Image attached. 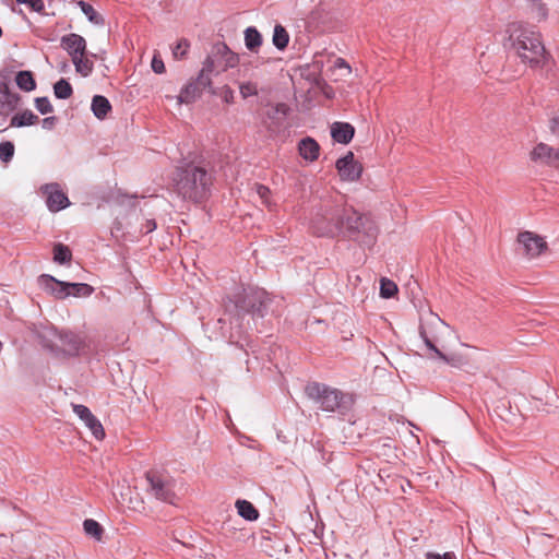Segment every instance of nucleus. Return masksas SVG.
Listing matches in <instances>:
<instances>
[{"label":"nucleus","instance_id":"obj_1","mask_svg":"<svg viewBox=\"0 0 559 559\" xmlns=\"http://www.w3.org/2000/svg\"><path fill=\"white\" fill-rule=\"evenodd\" d=\"M270 301L269 294L261 288H238L224 300L225 317L217 320L223 337L238 344L245 334L243 319L247 314L263 318Z\"/></svg>","mask_w":559,"mask_h":559},{"label":"nucleus","instance_id":"obj_2","mask_svg":"<svg viewBox=\"0 0 559 559\" xmlns=\"http://www.w3.org/2000/svg\"><path fill=\"white\" fill-rule=\"evenodd\" d=\"M174 187L183 200L194 203L205 200L213 183V174L195 162L182 160L174 173Z\"/></svg>","mask_w":559,"mask_h":559},{"label":"nucleus","instance_id":"obj_3","mask_svg":"<svg viewBox=\"0 0 559 559\" xmlns=\"http://www.w3.org/2000/svg\"><path fill=\"white\" fill-rule=\"evenodd\" d=\"M509 49L532 68L543 67L547 60L540 35L532 29L514 26L510 29Z\"/></svg>","mask_w":559,"mask_h":559},{"label":"nucleus","instance_id":"obj_4","mask_svg":"<svg viewBox=\"0 0 559 559\" xmlns=\"http://www.w3.org/2000/svg\"><path fill=\"white\" fill-rule=\"evenodd\" d=\"M43 346L51 352H62L67 356L86 355L92 350L91 340L69 330L46 328L39 333Z\"/></svg>","mask_w":559,"mask_h":559},{"label":"nucleus","instance_id":"obj_5","mask_svg":"<svg viewBox=\"0 0 559 559\" xmlns=\"http://www.w3.org/2000/svg\"><path fill=\"white\" fill-rule=\"evenodd\" d=\"M343 222L344 226L341 234L349 240L366 247L376 243L379 228L369 214L359 213L352 206L344 207Z\"/></svg>","mask_w":559,"mask_h":559},{"label":"nucleus","instance_id":"obj_6","mask_svg":"<svg viewBox=\"0 0 559 559\" xmlns=\"http://www.w3.org/2000/svg\"><path fill=\"white\" fill-rule=\"evenodd\" d=\"M305 393L324 412H346L354 403L352 394L324 383L310 382L306 385Z\"/></svg>","mask_w":559,"mask_h":559},{"label":"nucleus","instance_id":"obj_7","mask_svg":"<svg viewBox=\"0 0 559 559\" xmlns=\"http://www.w3.org/2000/svg\"><path fill=\"white\" fill-rule=\"evenodd\" d=\"M344 207H321L311 219V228L319 237H334L343 231Z\"/></svg>","mask_w":559,"mask_h":559},{"label":"nucleus","instance_id":"obj_8","mask_svg":"<svg viewBox=\"0 0 559 559\" xmlns=\"http://www.w3.org/2000/svg\"><path fill=\"white\" fill-rule=\"evenodd\" d=\"M239 63V57L225 44L214 46L211 55L203 62L202 70L211 78L213 73H221Z\"/></svg>","mask_w":559,"mask_h":559},{"label":"nucleus","instance_id":"obj_9","mask_svg":"<svg viewBox=\"0 0 559 559\" xmlns=\"http://www.w3.org/2000/svg\"><path fill=\"white\" fill-rule=\"evenodd\" d=\"M150 492L158 500L174 503L175 492L171 480L157 471H148L145 474Z\"/></svg>","mask_w":559,"mask_h":559},{"label":"nucleus","instance_id":"obj_10","mask_svg":"<svg viewBox=\"0 0 559 559\" xmlns=\"http://www.w3.org/2000/svg\"><path fill=\"white\" fill-rule=\"evenodd\" d=\"M212 80L201 69L198 78L189 82L182 87L180 94L177 96L178 104H191L199 98L206 87H211Z\"/></svg>","mask_w":559,"mask_h":559},{"label":"nucleus","instance_id":"obj_11","mask_svg":"<svg viewBox=\"0 0 559 559\" xmlns=\"http://www.w3.org/2000/svg\"><path fill=\"white\" fill-rule=\"evenodd\" d=\"M518 241L523 248V253L530 259L540 255L547 249L545 239L531 231L520 233Z\"/></svg>","mask_w":559,"mask_h":559},{"label":"nucleus","instance_id":"obj_12","mask_svg":"<svg viewBox=\"0 0 559 559\" xmlns=\"http://www.w3.org/2000/svg\"><path fill=\"white\" fill-rule=\"evenodd\" d=\"M335 167L342 180L356 181L362 173L361 165L355 160L353 152H348L345 156L336 160Z\"/></svg>","mask_w":559,"mask_h":559},{"label":"nucleus","instance_id":"obj_13","mask_svg":"<svg viewBox=\"0 0 559 559\" xmlns=\"http://www.w3.org/2000/svg\"><path fill=\"white\" fill-rule=\"evenodd\" d=\"M74 414L85 424L97 440L105 438V430L102 423L92 414L88 407L82 404H72Z\"/></svg>","mask_w":559,"mask_h":559},{"label":"nucleus","instance_id":"obj_14","mask_svg":"<svg viewBox=\"0 0 559 559\" xmlns=\"http://www.w3.org/2000/svg\"><path fill=\"white\" fill-rule=\"evenodd\" d=\"M288 107L285 104H277L266 112V117L263 120L264 127L267 129L270 134H277L284 128Z\"/></svg>","mask_w":559,"mask_h":559},{"label":"nucleus","instance_id":"obj_15","mask_svg":"<svg viewBox=\"0 0 559 559\" xmlns=\"http://www.w3.org/2000/svg\"><path fill=\"white\" fill-rule=\"evenodd\" d=\"M43 193L47 194L46 204L49 211L59 212L70 205L69 199L57 183H48L41 187Z\"/></svg>","mask_w":559,"mask_h":559},{"label":"nucleus","instance_id":"obj_16","mask_svg":"<svg viewBox=\"0 0 559 559\" xmlns=\"http://www.w3.org/2000/svg\"><path fill=\"white\" fill-rule=\"evenodd\" d=\"M60 46L69 53L71 60L86 56V40L79 34L71 33L62 36Z\"/></svg>","mask_w":559,"mask_h":559},{"label":"nucleus","instance_id":"obj_17","mask_svg":"<svg viewBox=\"0 0 559 559\" xmlns=\"http://www.w3.org/2000/svg\"><path fill=\"white\" fill-rule=\"evenodd\" d=\"M534 162L559 168V150H555L546 143L537 144L531 153Z\"/></svg>","mask_w":559,"mask_h":559},{"label":"nucleus","instance_id":"obj_18","mask_svg":"<svg viewBox=\"0 0 559 559\" xmlns=\"http://www.w3.org/2000/svg\"><path fill=\"white\" fill-rule=\"evenodd\" d=\"M38 284L45 292L53 295L58 299H64L69 297V290L66 288V282L58 281L51 275H40L38 277Z\"/></svg>","mask_w":559,"mask_h":559},{"label":"nucleus","instance_id":"obj_19","mask_svg":"<svg viewBox=\"0 0 559 559\" xmlns=\"http://www.w3.org/2000/svg\"><path fill=\"white\" fill-rule=\"evenodd\" d=\"M21 97L19 94L11 92L10 86L7 82H0V111L9 114L13 111L19 103Z\"/></svg>","mask_w":559,"mask_h":559},{"label":"nucleus","instance_id":"obj_20","mask_svg":"<svg viewBox=\"0 0 559 559\" xmlns=\"http://www.w3.org/2000/svg\"><path fill=\"white\" fill-rule=\"evenodd\" d=\"M355 134V128L348 122H334L331 127L333 140L341 144H348Z\"/></svg>","mask_w":559,"mask_h":559},{"label":"nucleus","instance_id":"obj_21","mask_svg":"<svg viewBox=\"0 0 559 559\" xmlns=\"http://www.w3.org/2000/svg\"><path fill=\"white\" fill-rule=\"evenodd\" d=\"M298 151L304 159L313 162L319 157L320 145L314 139L307 136L300 140Z\"/></svg>","mask_w":559,"mask_h":559},{"label":"nucleus","instance_id":"obj_22","mask_svg":"<svg viewBox=\"0 0 559 559\" xmlns=\"http://www.w3.org/2000/svg\"><path fill=\"white\" fill-rule=\"evenodd\" d=\"M91 109L96 118L103 120L111 111V104L105 96L95 95L92 98Z\"/></svg>","mask_w":559,"mask_h":559},{"label":"nucleus","instance_id":"obj_23","mask_svg":"<svg viewBox=\"0 0 559 559\" xmlns=\"http://www.w3.org/2000/svg\"><path fill=\"white\" fill-rule=\"evenodd\" d=\"M263 41L261 33L254 26H249L245 29V45L251 52H257Z\"/></svg>","mask_w":559,"mask_h":559},{"label":"nucleus","instance_id":"obj_24","mask_svg":"<svg viewBox=\"0 0 559 559\" xmlns=\"http://www.w3.org/2000/svg\"><path fill=\"white\" fill-rule=\"evenodd\" d=\"M39 121L37 115H35L32 110L25 109L22 112L14 115L11 119L10 126L15 128H22L27 126H33Z\"/></svg>","mask_w":559,"mask_h":559},{"label":"nucleus","instance_id":"obj_25","mask_svg":"<svg viewBox=\"0 0 559 559\" xmlns=\"http://www.w3.org/2000/svg\"><path fill=\"white\" fill-rule=\"evenodd\" d=\"M236 508L238 514L247 521H255L259 518L257 508L247 500H237Z\"/></svg>","mask_w":559,"mask_h":559},{"label":"nucleus","instance_id":"obj_26","mask_svg":"<svg viewBox=\"0 0 559 559\" xmlns=\"http://www.w3.org/2000/svg\"><path fill=\"white\" fill-rule=\"evenodd\" d=\"M19 88L25 92H32L36 88V82L31 71H20L15 76Z\"/></svg>","mask_w":559,"mask_h":559},{"label":"nucleus","instance_id":"obj_27","mask_svg":"<svg viewBox=\"0 0 559 559\" xmlns=\"http://www.w3.org/2000/svg\"><path fill=\"white\" fill-rule=\"evenodd\" d=\"M272 41H273V45L278 50H284L287 47V45L289 43V35H288V32L286 31V28L283 25L276 24L274 26Z\"/></svg>","mask_w":559,"mask_h":559},{"label":"nucleus","instance_id":"obj_28","mask_svg":"<svg viewBox=\"0 0 559 559\" xmlns=\"http://www.w3.org/2000/svg\"><path fill=\"white\" fill-rule=\"evenodd\" d=\"M66 288L69 290V296L74 297H88L94 292V288L85 283H68L66 282Z\"/></svg>","mask_w":559,"mask_h":559},{"label":"nucleus","instance_id":"obj_29","mask_svg":"<svg viewBox=\"0 0 559 559\" xmlns=\"http://www.w3.org/2000/svg\"><path fill=\"white\" fill-rule=\"evenodd\" d=\"M78 5L91 23L95 25H104V17L93 8L92 4L85 1H79Z\"/></svg>","mask_w":559,"mask_h":559},{"label":"nucleus","instance_id":"obj_30","mask_svg":"<svg viewBox=\"0 0 559 559\" xmlns=\"http://www.w3.org/2000/svg\"><path fill=\"white\" fill-rule=\"evenodd\" d=\"M83 528L86 535L93 537L96 540H100L104 534L103 526L93 519H86L83 522Z\"/></svg>","mask_w":559,"mask_h":559},{"label":"nucleus","instance_id":"obj_31","mask_svg":"<svg viewBox=\"0 0 559 559\" xmlns=\"http://www.w3.org/2000/svg\"><path fill=\"white\" fill-rule=\"evenodd\" d=\"M53 93L59 99H68L72 96L73 88L66 79H60L53 85Z\"/></svg>","mask_w":559,"mask_h":559},{"label":"nucleus","instance_id":"obj_32","mask_svg":"<svg viewBox=\"0 0 559 559\" xmlns=\"http://www.w3.org/2000/svg\"><path fill=\"white\" fill-rule=\"evenodd\" d=\"M72 258L71 250L63 243H57L53 247V261L58 264H66Z\"/></svg>","mask_w":559,"mask_h":559},{"label":"nucleus","instance_id":"obj_33","mask_svg":"<svg viewBox=\"0 0 559 559\" xmlns=\"http://www.w3.org/2000/svg\"><path fill=\"white\" fill-rule=\"evenodd\" d=\"M72 62L75 67V71L83 76H88L93 71V62L85 57L74 58Z\"/></svg>","mask_w":559,"mask_h":559},{"label":"nucleus","instance_id":"obj_34","mask_svg":"<svg viewBox=\"0 0 559 559\" xmlns=\"http://www.w3.org/2000/svg\"><path fill=\"white\" fill-rule=\"evenodd\" d=\"M419 334H420V337L423 338V341L425 342L426 346L432 350L437 357H439L440 359H442L443 361H445L447 364H450V358L444 355L435 344L433 340L430 338L428 335H427V332L424 328H420L419 330Z\"/></svg>","mask_w":559,"mask_h":559},{"label":"nucleus","instance_id":"obj_35","mask_svg":"<svg viewBox=\"0 0 559 559\" xmlns=\"http://www.w3.org/2000/svg\"><path fill=\"white\" fill-rule=\"evenodd\" d=\"M419 334H420V337L423 338V341L425 342L426 346L432 350L437 357H439L440 359H442L443 361H445L447 364H450V358L444 355L435 344L433 340L430 338L428 335H427V332L424 328H420L419 330Z\"/></svg>","mask_w":559,"mask_h":559},{"label":"nucleus","instance_id":"obj_36","mask_svg":"<svg viewBox=\"0 0 559 559\" xmlns=\"http://www.w3.org/2000/svg\"><path fill=\"white\" fill-rule=\"evenodd\" d=\"M397 286L394 282L388 278H382L380 282V296L382 298H391L397 293Z\"/></svg>","mask_w":559,"mask_h":559},{"label":"nucleus","instance_id":"obj_37","mask_svg":"<svg viewBox=\"0 0 559 559\" xmlns=\"http://www.w3.org/2000/svg\"><path fill=\"white\" fill-rule=\"evenodd\" d=\"M14 144L11 141H5L0 144V160L9 163L14 156Z\"/></svg>","mask_w":559,"mask_h":559},{"label":"nucleus","instance_id":"obj_38","mask_svg":"<svg viewBox=\"0 0 559 559\" xmlns=\"http://www.w3.org/2000/svg\"><path fill=\"white\" fill-rule=\"evenodd\" d=\"M35 107L41 115H47L53 111V107L47 97L35 98Z\"/></svg>","mask_w":559,"mask_h":559},{"label":"nucleus","instance_id":"obj_39","mask_svg":"<svg viewBox=\"0 0 559 559\" xmlns=\"http://www.w3.org/2000/svg\"><path fill=\"white\" fill-rule=\"evenodd\" d=\"M189 43L186 39H181L178 44L173 48V56L175 59H183L189 49Z\"/></svg>","mask_w":559,"mask_h":559},{"label":"nucleus","instance_id":"obj_40","mask_svg":"<svg viewBox=\"0 0 559 559\" xmlns=\"http://www.w3.org/2000/svg\"><path fill=\"white\" fill-rule=\"evenodd\" d=\"M20 4L27 5L32 11L41 13L45 10L43 0H15Z\"/></svg>","mask_w":559,"mask_h":559},{"label":"nucleus","instance_id":"obj_41","mask_svg":"<svg viewBox=\"0 0 559 559\" xmlns=\"http://www.w3.org/2000/svg\"><path fill=\"white\" fill-rule=\"evenodd\" d=\"M240 94L243 98H247L249 96H253L258 94L257 85L253 83H242L239 87Z\"/></svg>","mask_w":559,"mask_h":559},{"label":"nucleus","instance_id":"obj_42","mask_svg":"<svg viewBox=\"0 0 559 559\" xmlns=\"http://www.w3.org/2000/svg\"><path fill=\"white\" fill-rule=\"evenodd\" d=\"M151 67H152V70L157 73V74H160V73H164L165 72V64H164V61L162 60V58L157 55H154L153 59H152V63H151Z\"/></svg>","mask_w":559,"mask_h":559},{"label":"nucleus","instance_id":"obj_43","mask_svg":"<svg viewBox=\"0 0 559 559\" xmlns=\"http://www.w3.org/2000/svg\"><path fill=\"white\" fill-rule=\"evenodd\" d=\"M426 559H456V556L452 551L444 552L443 555L433 551H428L426 554Z\"/></svg>","mask_w":559,"mask_h":559},{"label":"nucleus","instance_id":"obj_44","mask_svg":"<svg viewBox=\"0 0 559 559\" xmlns=\"http://www.w3.org/2000/svg\"><path fill=\"white\" fill-rule=\"evenodd\" d=\"M334 69L344 70L345 75H348L352 72L350 66L343 58H337L334 62Z\"/></svg>","mask_w":559,"mask_h":559},{"label":"nucleus","instance_id":"obj_45","mask_svg":"<svg viewBox=\"0 0 559 559\" xmlns=\"http://www.w3.org/2000/svg\"><path fill=\"white\" fill-rule=\"evenodd\" d=\"M58 122V118L56 116L46 117L41 120V126L46 130H52Z\"/></svg>","mask_w":559,"mask_h":559},{"label":"nucleus","instance_id":"obj_46","mask_svg":"<svg viewBox=\"0 0 559 559\" xmlns=\"http://www.w3.org/2000/svg\"><path fill=\"white\" fill-rule=\"evenodd\" d=\"M157 227L155 219H146L145 224L141 228V234H150Z\"/></svg>","mask_w":559,"mask_h":559},{"label":"nucleus","instance_id":"obj_47","mask_svg":"<svg viewBox=\"0 0 559 559\" xmlns=\"http://www.w3.org/2000/svg\"><path fill=\"white\" fill-rule=\"evenodd\" d=\"M549 129L552 133H557L559 130V117H552L550 119Z\"/></svg>","mask_w":559,"mask_h":559},{"label":"nucleus","instance_id":"obj_48","mask_svg":"<svg viewBox=\"0 0 559 559\" xmlns=\"http://www.w3.org/2000/svg\"><path fill=\"white\" fill-rule=\"evenodd\" d=\"M258 193L260 194L261 198H266V195L270 193V189L264 186H259Z\"/></svg>","mask_w":559,"mask_h":559},{"label":"nucleus","instance_id":"obj_49","mask_svg":"<svg viewBox=\"0 0 559 559\" xmlns=\"http://www.w3.org/2000/svg\"><path fill=\"white\" fill-rule=\"evenodd\" d=\"M230 98H234V95L226 96V97H225V100H226V102H229V99H230Z\"/></svg>","mask_w":559,"mask_h":559},{"label":"nucleus","instance_id":"obj_50","mask_svg":"<svg viewBox=\"0 0 559 559\" xmlns=\"http://www.w3.org/2000/svg\"><path fill=\"white\" fill-rule=\"evenodd\" d=\"M230 98H234V95L226 96V97H225V100H226V102H229V99H230Z\"/></svg>","mask_w":559,"mask_h":559},{"label":"nucleus","instance_id":"obj_51","mask_svg":"<svg viewBox=\"0 0 559 559\" xmlns=\"http://www.w3.org/2000/svg\"><path fill=\"white\" fill-rule=\"evenodd\" d=\"M230 98H234V95L226 96V97H225V100H226V102H229V99H230Z\"/></svg>","mask_w":559,"mask_h":559},{"label":"nucleus","instance_id":"obj_52","mask_svg":"<svg viewBox=\"0 0 559 559\" xmlns=\"http://www.w3.org/2000/svg\"><path fill=\"white\" fill-rule=\"evenodd\" d=\"M2 36V28L0 27V37Z\"/></svg>","mask_w":559,"mask_h":559}]
</instances>
